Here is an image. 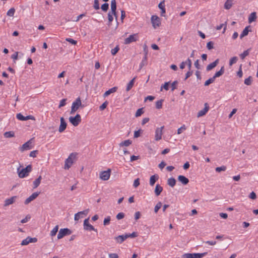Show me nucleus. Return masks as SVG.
<instances>
[{"mask_svg": "<svg viewBox=\"0 0 258 258\" xmlns=\"http://www.w3.org/2000/svg\"><path fill=\"white\" fill-rule=\"evenodd\" d=\"M20 166L17 169V173L20 178H23L28 176L29 173L32 171V167L31 165H27L25 168L20 170Z\"/></svg>", "mask_w": 258, "mask_h": 258, "instance_id": "1", "label": "nucleus"}, {"mask_svg": "<svg viewBox=\"0 0 258 258\" xmlns=\"http://www.w3.org/2000/svg\"><path fill=\"white\" fill-rule=\"evenodd\" d=\"M77 154L76 153H72L69 157L65 161V164L64 168L65 169H69L73 163H74V159L76 158Z\"/></svg>", "mask_w": 258, "mask_h": 258, "instance_id": "2", "label": "nucleus"}, {"mask_svg": "<svg viewBox=\"0 0 258 258\" xmlns=\"http://www.w3.org/2000/svg\"><path fill=\"white\" fill-rule=\"evenodd\" d=\"M207 252L203 253H184L182 255V258H202L207 254Z\"/></svg>", "mask_w": 258, "mask_h": 258, "instance_id": "3", "label": "nucleus"}, {"mask_svg": "<svg viewBox=\"0 0 258 258\" xmlns=\"http://www.w3.org/2000/svg\"><path fill=\"white\" fill-rule=\"evenodd\" d=\"M82 106V102L80 97L76 99L75 101L72 103L70 114H73Z\"/></svg>", "mask_w": 258, "mask_h": 258, "instance_id": "4", "label": "nucleus"}, {"mask_svg": "<svg viewBox=\"0 0 258 258\" xmlns=\"http://www.w3.org/2000/svg\"><path fill=\"white\" fill-rule=\"evenodd\" d=\"M69 121L74 126H77L81 122V117L80 114H77L74 117L70 116Z\"/></svg>", "mask_w": 258, "mask_h": 258, "instance_id": "5", "label": "nucleus"}, {"mask_svg": "<svg viewBox=\"0 0 258 258\" xmlns=\"http://www.w3.org/2000/svg\"><path fill=\"white\" fill-rule=\"evenodd\" d=\"M72 232V231L67 228L60 229L57 234V238L61 239L66 235L71 234Z\"/></svg>", "mask_w": 258, "mask_h": 258, "instance_id": "6", "label": "nucleus"}, {"mask_svg": "<svg viewBox=\"0 0 258 258\" xmlns=\"http://www.w3.org/2000/svg\"><path fill=\"white\" fill-rule=\"evenodd\" d=\"M138 38L139 36L138 33L133 34L124 39V44H128L133 42H136L138 40Z\"/></svg>", "mask_w": 258, "mask_h": 258, "instance_id": "7", "label": "nucleus"}, {"mask_svg": "<svg viewBox=\"0 0 258 258\" xmlns=\"http://www.w3.org/2000/svg\"><path fill=\"white\" fill-rule=\"evenodd\" d=\"M111 169H108L106 171H101L100 173L99 177L103 180H108L110 176Z\"/></svg>", "mask_w": 258, "mask_h": 258, "instance_id": "8", "label": "nucleus"}, {"mask_svg": "<svg viewBox=\"0 0 258 258\" xmlns=\"http://www.w3.org/2000/svg\"><path fill=\"white\" fill-rule=\"evenodd\" d=\"M84 229L87 231H94L97 232V229H95L92 225L89 224V219H86L84 221Z\"/></svg>", "mask_w": 258, "mask_h": 258, "instance_id": "9", "label": "nucleus"}, {"mask_svg": "<svg viewBox=\"0 0 258 258\" xmlns=\"http://www.w3.org/2000/svg\"><path fill=\"white\" fill-rule=\"evenodd\" d=\"M164 128V126H162L160 127H158L155 131V140L156 141H159L161 139L162 135L163 134V130Z\"/></svg>", "mask_w": 258, "mask_h": 258, "instance_id": "10", "label": "nucleus"}, {"mask_svg": "<svg viewBox=\"0 0 258 258\" xmlns=\"http://www.w3.org/2000/svg\"><path fill=\"white\" fill-rule=\"evenodd\" d=\"M151 22L153 26L155 28L160 24V18L157 16L153 15L151 17Z\"/></svg>", "mask_w": 258, "mask_h": 258, "instance_id": "11", "label": "nucleus"}, {"mask_svg": "<svg viewBox=\"0 0 258 258\" xmlns=\"http://www.w3.org/2000/svg\"><path fill=\"white\" fill-rule=\"evenodd\" d=\"M17 119L20 120L25 121L28 119L34 120L35 117L32 115L23 116L21 113H18L16 115Z\"/></svg>", "mask_w": 258, "mask_h": 258, "instance_id": "12", "label": "nucleus"}, {"mask_svg": "<svg viewBox=\"0 0 258 258\" xmlns=\"http://www.w3.org/2000/svg\"><path fill=\"white\" fill-rule=\"evenodd\" d=\"M40 192H35L33 193L30 197H29L28 198L26 199V200L24 202L25 204L28 205L31 201L35 200L38 196Z\"/></svg>", "mask_w": 258, "mask_h": 258, "instance_id": "13", "label": "nucleus"}, {"mask_svg": "<svg viewBox=\"0 0 258 258\" xmlns=\"http://www.w3.org/2000/svg\"><path fill=\"white\" fill-rule=\"evenodd\" d=\"M204 106V108L198 112L197 114V116L198 117L204 116L208 111L209 109V106L208 104L207 103H205Z\"/></svg>", "mask_w": 258, "mask_h": 258, "instance_id": "14", "label": "nucleus"}, {"mask_svg": "<svg viewBox=\"0 0 258 258\" xmlns=\"http://www.w3.org/2000/svg\"><path fill=\"white\" fill-rule=\"evenodd\" d=\"M60 124L59 127L58 131L60 133H62L66 130L67 124L63 117H60Z\"/></svg>", "mask_w": 258, "mask_h": 258, "instance_id": "15", "label": "nucleus"}, {"mask_svg": "<svg viewBox=\"0 0 258 258\" xmlns=\"http://www.w3.org/2000/svg\"><path fill=\"white\" fill-rule=\"evenodd\" d=\"M31 140L28 141V142L24 143L22 147H20V150L21 152H23L25 150H30L32 148V146H31Z\"/></svg>", "mask_w": 258, "mask_h": 258, "instance_id": "16", "label": "nucleus"}, {"mask_svg": "<svg viewBox=\"0 0 258 258\" xmlns=\"http://www.w3.org/2000/svg\"><path fill=\"white\" fill-rule=\"evenodd\" d=\"M17 198V196H13L9 199H7L5 201V203H4V206L5 207H7L11 204H13L15 202V201Z\"/></svg>", "mask_w": 258, "mask_h": 258, "instance_id": "17", "label": "nucleus"}, {"mask_svg": "<svg viewBox=\"0 0 258 258\" xmlns=\"http://www.w3.org/2000/svg\"><path fill=\"white\" fill-rule=\"evenodd\" d=\"M127 238V237L126 234H125V235H119L114 238L116 242L119 244L122 243Z\"/></svg>", "mask_w": 258, "mask_h": 258, "instance_id": "18", "label": "nucleus"}, {"mask_svg": "<svg viewBox=\"0 0 258 258\" xmlns=\"http://www.w3.org/2000/svg\"><path fill=\"white\" fill-rule=\"evenodd\" d=\"M219 61V59H217L214 62L208 64L206 67L207 71H209L212 70L215 67H216L217 66V64H218Z\"/></svg>", "mask_w": 258, "mask_h": 258, "instance_id": "19", "label": "nucleus"}, {"mask_svg": "<svg viewBox=\"0 0 258 258\" xmlns=\"http://www.w3.org/2000/svg\"><path fill=\"white\" fill-rule=\"evenodd\" d=\"M177 179L183 185H186L189 182V179L183 175H179Z\"/></svg>", "mask_w": 258, "mask_h": 258, "instance_id": "20", "label": "nucleus"}, {"mask_svg": "<svg viewBox=\"0 0 258 258\" xmlns=\"http://www.w3.org/2000/svg\"><path fill=\"white\" fill-rule=\"evenodd\" d=\"M117 87H114L109 89L108 90L106 91L103 94V97H106L111 93H114L117 91Z\"/></svg>", "mask_w": 258, "mask_h": 258, "instance_id": "21", "label": "nucleus"}, {"mask_svg": "<svg viewBox=\"0 0 258 258\" xmlns=\"http://www.w3.org/2000/svg\"><path fill=\"white\" fill-rule=\"evenodd\" d=\"M116 11V0H112L111 1V11L109 12L112 13L113 14H115Z\"/></svg>", "mask_w": 258, "mask_h": 258, "instance_id": "22", "label": "nucleus"}, {"mask_svg": "<svg viewBox=\"0 0 258 258\" xmlns=\"http://www.w3.org/2000/svg\"><path fill=\"white\" fill-rule=\"evenodd\" d=\"M250 27V26H246L244 29V30H243V31L241 33V34L240 35V39H242L243 37L247 36L248 35V34L249 31H251V30H249V28Z\"/></svg>", "mask_w": 258, "mask_h": 258, "instance_id": "23", "label": "nucleus"}, {"mask_svg": "<svg viewBox=\"0 0 258 258\" xmlns=\"http://www.w3.org/2000/svg\"><path fill=\"white\" fill-rule=\"evenodd\" d=\"M163 190V187L161 186L159 184H156L155 188V194L156 196H158L160 195L161 192Z\"/></svg>", "mask_w": 258, "mask_h": 258, "instance_id": "24", "label": "nucleus"}, {"mask_svg": "<svg viewBox=\"0 0 258 258\" xmlns=\"http://www.w3.org/2000/svg\"><path fill=\"white\" fill-rule=\"evenodd\" d=\"M256 13L254 12L251 13L248 17V22L251 23V22L255 21L256 19Z\"/></svg>", "mask_w": 258, "mask_h": 258, "instance_id": "25", "label": "nucleus"}, {"mask_svg": "<svg viewBox=\"0 0 258 258\" xmlns=\"http://www.w3.org/2000/svg\"><path fill=\"white\" fill-rule=\"evenodd\" d=\"M158 178L159 176L157 174H155L151 176L150 178V184L153 186L156 182V180L158 179Z\"/></svg>", "mask_w": 258, "mask_h": 258, "instance_id": "26", "label": "nucleus"}, {"mask_svg": "<svg viewBox=\"0 0 258 258\" xmlns=\"http://www.w3.org/2000/svg\"><path fill=\"white\" fill-rule=\"evenodd\" d=\"M164 1H162L159 3L158 5L159 8L161 10V15L162 16H164V14L166 12V10L165 8Z\"/></svg>", "mask_w": 258, "mask_h": 258, "instance_id": "27", "label": "nucleus"}, {"mask_svg": "<svg viewBox=\"0 0 258 258\" xmlns=\"http://www.w3.org/2000/svg\"><path fill=\"white\" fill-rule=\"evenodd\" d=\"M224 67L223 66L221 67V69L219 71L217 72L213 77L216 79V78L221 76L224 74Z\"/></svg>", "mask_w": 258, "mask_h": 258, "instance_id": "28", "label": "nucleus"}, {"mask_svg": "<svg viewBox=\"0 0 258 258\" xmlns=\"http://www.w3.org/2000/svg\"><path fill=\"white\" fill-rule=\"evenodd\" d=\"M42 179L41 176H39L36 179L33 181V187L37 188L40 184Z\"/></svg>", "mask_w": 258, "mask_h": 258, "instance_id": "29", "label": "nucleus"}, {"mask_svg": "<svg viewBox=\"0 0 258 258\" xmlns=\"http://www.w3.org/2000/svg\"><path fill=\"white\" fill-rule=\"evenodd\" d=\"M135 79H136V78L135 77L132 80H131L130 81V82L127 84L126 88V91H130L132 88V87L134 86Z\"/></svg>", "mask_w": 258, "mask_h": 258, "instance_id": "30", "label": "nucleus"}, {"mask_svg": "<svg viewBox=\"0 0 258 258\" xmlns=\"http://www.w3.org/2000/svg\"><path fill=\"white\" fill-rule=\"evenodd\" d=\"M167 184L171 187H173L176 184V180L173 177L169 178L167 180Z\"/></svg>", "mask_w": 258, "mask_h": 258, "instance_id": "31", "label": "nucleus"}, {"mask_svg": "<svg viewBox=\"0 0 258 258\" xmlns=\"http://www.w3.org/2000/svg\"><path fill=\"white\" fill-rule=\"evenodd\" d=\"M232 6V0H227L224 4V8L226 10H229Z\"/></svg>", "mask_w": 258, "mask_h": 258, "instance_id": "32", "label": "nucleus"}, {"mask_svg": "<svg viewBox=\"0 0 258 258\" xmlns=\"http://www.w3.org/2000/svg\"><path fill=\"white\" fill-rule=\"evenodd\" d=\"M132 142L130 140H125L124 141L121 142L119 144V146L120 147H122V146L127 147V146H129L132 144Z\"/></svg>", "mask_w": 258, "mask_h": 258, "instance_id": "33", "label": "nucleus"}, {"mask_svg": "<svg viewBox=\"0 0 258 258\" xmlns=\"http://www.w3.org/2000/svg\"><path fill=\"white\" fill-rule=\"evenodd\" d=\"M250 48L245 50L243 53H241L239 56L241 59H243L246 56L249 55Z\"/></svg>", "mask_w": 258, "mask_h": 258, "instance_id": "34", "label": "nucleus"}, {"mask_svg": "<svg viewBox=\"0 0 258 258\" xmlns=\"http://www.w3.org/2000/svg\"><path fill=\"white\" fill-rule=\"evenodd\" d=\"M58 230V225L55 226L53 229L50 231V235L51 236H54L56 235Z\"/></svg>", "mask_w": 258, "mask_h": 258, "instance_id": "35", "label": "nucleus"}, {"mask_svg": "<svg viewBox=\"0 0 258 258\" xmlns=\"http://www.w3.org/2000/svg\"><path fill=\"white\" fill-rule=\"evenodd\" d=\"M147 56H144V58L142 59V62L140 64V70H141L143 68V66H144L147 64Z\"/></svg>", "mask_w": 258, "mask_h": 258, "instance_id": "36", "label": "nucleus"}, {"mask_svg": "<svg viewBox=\"0 0 258 258\" xmlns=\"http://www.w3.org/2000/svg\"><path fill=\"white\" fill-rule=\"evenodd\" d=\"M215 80V79L212 77V78L209 79L208 80H207L204 84V85L205 86H209L210 84L213 83Z\"/></svg>", "mask_w": 258, "mask_h": 258, "instance_id": "37", "label": "nucleus"}, {"mask_svg": "<svg viewBox=\"0 0 258 258\" xmlns=\"http://www.w3.org/2000/svg\"><path fill=\"white\" fill-rule=\"evenodd\" d=\"M163 102V100H162V99L157 101L156 102V108L158 109H161L162 107Z\"/></svg>", "mask_w": 258, "mask_h": 258, "instance_id": "38", "label": "nucleus"}, {"mask_svg": "<svg viewBox=\"0 0 258 258\" xmlns=\"http://www.w3.org/2000/svg\"><path fill=\"white\" fill-rule=\"evenodd\" d=\"M4 136L6 138H11L14 137V133L12 131L6 132L4 134Z\"/></svg>", "mask_w": 258, "mask_h": 258, "instance_id": "39", "label": "nucleus"}, {"mask_svg": "<svg viewBox=\"0 0 258 258\" xmlns=\"http://www.w3.org/2000/svg\"><path fill=\"white\" fill-rule=\"evenodd\" d=\"M237 60H238V58L237 56H233L232 58H231L229 60V66H231L234 63H235Z\"/></svg>", "mask_w": 258, "mask_h": 258, "instance_id": "40", "label": "nucleus"}, {"mask_svg": "<svg viewBox=\"0 0 258 258\" xmlns=\"http://www.w3.org/2000/svg\"><path fill=\"white\" fill-rule=\"evenodd\" d=\"M15 12V9L14 8H11L7 12V15L10 17L14 16V13Z\"/></svg>", "mask_w": 258, "mask_h": 258, "instance_id": "41", "label": "nucleus"}, {"mask_svg": "<svg viewBox=\"0 0 258 258\" xmlns=\"http://www.w3.org/2000/svg\"><path fill=\"white\" fill-rule=\"evenodd\" d=\"M162 203L161 202H159L155 206L154 208V212L155 213H157L158 211V210L161 208L162 207Z\"/></svg>", "mask_w": 258, "mask_h": 258, "instance_id": "42", "label": "nucleus"}, {"mask_svg": "<svg viewBox=\"0 0 258 258\" xmlns=\"http://www.w3.org/2000/svg\"><path fill=\"white\" fill-rule=\"evenodd\" d=\"M108 25L110 26L111 25V23L113 20V14L112 13L109 12L108 13Z\"/></svg>", "mask_w": 258, "mask_h": 258, "instance_id": "43", "label": "nucleus"}, {"mask_svg": "<svg viewBox=\"0 0 258 258\" xmlns=\"http://www.w3.org/2000/svg\"><path fill=\"white\" fill-rule=\"evenodd\" d=\"M224 26V29H223V33H224L226 29V22H225V24H220V25L219 26H217L216 27V29L217 30H220L222 29V28Z\"/></svg>", "mask_w": 258, "mask_h": 258, "instance_id": "44", "label": "nucleus"}, {"mask_svg": "<svg viewBox=\"0 0 258 258\" xmlns=\"http://www.w3.org/2000/svg\"><path fill=\"white\" fill-rule=\"evenodd\" d=\"M252 77L251 76L248 77L244 80V84L246 85H250L251 84Z\"/></svg>", "mask_w": 258, "mask_h": 258, "instance_id": "45", "label": "nucleus"}, {"mask_svg": "<svg viewBox=\"0 0 258 258\" xmlns=\"http://www.w3.org/2000/svg\"><path fill=\"white\" fill-rule=\"evenodd\" d=\"M143 113H144L143 108H139L136 111V114H135V116L139 117V116H141Z\"/></svg>", "mask_w": 258, "mask_h": 258, "instance_id": "46", "label": "nucleus"}, {"mask_svg": "<svg viewBox=\"0 0 258 258\" xmlns=\"http://www.w3.org/2000/svg\"><path fill=\"white\" fill-rule=\"evenodd\" d=\"M169 84L170 82H165L163 85L161 86L160 91H162L163 88L165 90H168Z\"/></svg>", "mask_w": 258, "mask_h": 258, "instance_id": "47", "label": "nucleus"}, {"mask_svg": "<svg viewBox=\"0 0 258 258\" xmlns=\"http://www.w3.org/2000/svg\"><path fill=\"white\" fill-rule=\"evenodd\" d=\"M101 9H102V10L103 11L106 12L108 10V8H109V5H108V4H107V3L103 4L101 6Z\"/></svg>", "mask_w": 258, "mask_h": 258, "instance_id": "48", "label": "nucleus"}, {"mask_svg": "<svg viewBox=\"0 0 258 258\" xmlns=\"http://www.w3.org/2000/svg\"><path fill=\"white\" fill-rule=\"evenodd\" d=\"M226 169V167L225 166H222L220 167H216L215 170L216 172H220L222 171H225Z\"/></svg>", "mask_w": 258, "mask_h": 258, "instance_id": "49", "label": "nucleus"}, {"mask_svg": "<svg viewBox=\"0 0 258 258\" xmlns=\"http://www.w3.org/2000/svg\"><path fill=\"white\" fill-rule=\"evenodd\" d=\"M108 104V102L107 101H105L101 106H100V107H99L100 110H104L106 108Z\"/></svg>", "mask_w": 258, "mask_h": 258, "instance_id": "50", "label": "nucleus"}, {"mask_svg": "<svg viewBox=\"0 0 258 258\" xmlns=\"http://www.w3.org/2000/svg\"><path fill=\"white\" fill-rule=\"evenodd\" d=\"M186 126L184 124H183V125H182L180 128H179L178 130H177V134L178 135H179L183 131H185L186 130Z\"/></svg>", "mask_w": 258, "mask_h": 258, "instance_id": "51", "label": "nucleus"}, {"mask_svg": "<svg viewBox=\"0 0 258 258\" xmlns=\"http://www.w3.org/2000/svg\"><path fill=\"white\" fill-rule=\"evenodd\" d=\"M93 7L96 10H98L100 9L99 3L98 0H94V4L93 5Z\"/></svg>", "mask_w": 258, "mask_h": 258, "instance_id": "52", "label": "nucleus"}, {"mask_svg": "<svg viewBox=\"0 0 258 258\" xmlns=\"http://www.w3.org/2000/svg\"><path fill=\"white\" fill-rule=\"evenodd\" d=\"M185 63L187 65L188 70H190L191 68V64H192V62H191V59L190 58H188L187 59V60L185 61Z\"/></svg>", "mask_w": 258, "mask_h": 258, "instance_id": "53", "label": "nucleus"}, {"mask_svg": "<svg viewBox=\"0 0 258 258\" xmlns=\"http://www.w3.org/2000/svg\"><path fill=\"white\" fill-rule=\"evenodd\" d=\"M84 212H79L75 215L74 219L75 221H78L82 217L81 216V213Z\"/></svg>", "mask_w": 258, "mask_h": 258, "instance_id": "54", "label": "nucleus"}, {"mask_svg": "<svg viewBox=\"0 0 258 258\" xmlns=\"http://www.w3.org/2000/svg\"><path fill=\"white\" fill-rule=\"evenodd\" d=\"M119 49V46H116L114 48L112 49L111 51V54L113 55H115Z\"/></svg>", "mask_w": 258, "mask_h": 258, "instance_id": "55", "label": "nucleus"}, {"mask_svg": "<svg viewBox=\"0 0 258 258\" xmlns=\"http://www.w3.org/2000/svg\"><path fill=\"white\" fill-rule=\"evenodd\" d=\"M143 51L144 52V56H147L148 53V48L147 45L146 44L143 45Z\"/></svg>", "mask_w": 258, "mask_h": 258, "instance_id": "56", "label": "nucleus"}, {"mask_svg": "<svg viewBox=\"0 0 258 258\" xmlns=\"http://www.w3.org/2000/svg\"><path fill=\"white\" fill-rule=\"evenodd\" d=\"M124 216L125 215L123 213L120 212L117 214L116 217L117 220H120L123 219L124 217Z\"/></svg>", "mask_w": 258, "mask_h": 258, "instance_id": "57", "label": "nucleus"}, {"mask_svg": "<svg viewBox=\"0 0 258 258\" xmlns=\"http://www.w3.org/2000/svg\"><path fill=\"white\" fill-rule=\"evenodd\" d=\"M66 40L73 45H76L77 43V41L76 40H75L70 38H66Z\"/></svg>", "mask_w": 258, "mask_h": 258, "instance_id": "58", "label": "nucleus"}, {"mask_svg": "<svg viewBox=\"0 0 258 258\" xmlns=\"http://www.w3.org/2000/svg\"><path fill=\"white\" fill-rule=\"evenodd\" d=\"M110 216H108L107 218H105L103 221L104 225H108L110 223Z\"/></svg>", "mask_w": 258, "mask_h": 258, "instance_id": "59", "label": "nucleus"}, {"mask_svg": "<svg viewBox=\"0 0 258 258\" xmlns=\"http://www.w3.org/2000/svg\"><path fill=\"white\" fill-rule=\"evenodd\" d=\"M214 43L212 41H209L207 44V47L209 50H211L213 48Z\"/></svg>", "mask_w": 258, "mask_h": 258, "instance_id": "60", "label": "nucleus"}, {"mask_svg": "<svg viewBox=\"0 0 258 258\" xmlns=\"http://www.w3.org/2000/svg\"><path fill=\"white\" fill-rule=\"evenodd\" d=\"M127 238H135L138 236V234L136 232H133L131 234H126Z\"/></svg>", "mask_w": 258, "mask_h": 258, "instance_id": "61", "label": "nucleus"}, {"mask_svg": "<svg viewBox=\"0 0 258 258\" xmlns=\"http://www.w3.org/2000/svg\"><path fill=\"white\" fill-rule=\"evenodd\" d=\"M66 101H67V99H63L61 100L60 101L58 107L60 108L61 107L64 106L66 104Z\"/></svg>", "mask_w": 258, "mask_h": 258, "instance_id": "62", "label": "nucleus"}, {"mask_svg": "<svg viewBox=\"0 0 258 258\" xmlns=\"http://www.w3.org/2000/svg\"><path fill=\"white\" fill-rule=\"evenodd\" d=\"M38 153L37 150L32 151L30 152L29 156L31 157H35L36 156V154Z\"/></svg>", "mask_w": 258, "mask_h": 258, "instance_id": "63", "label": "nucleus"}, {"mask_svg": "<svg viewBox=\"0 0 258 258\" xmlns=\"http://www.w3.org/2000/svg\"><path fill=\"white\" fill-rule=\"evenodd\" d=\"M140 185V179L139 178H137L134 180V186L135 187H137Z\"/></svg>", "mask_w": 258, "mask_h": 258, "instance_id": "64", "label": "nucleus"}]
</instances>
